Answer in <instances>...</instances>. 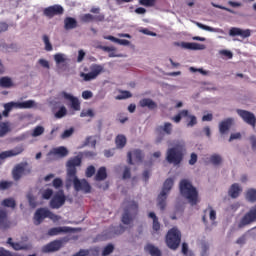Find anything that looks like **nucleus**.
Segmentation results:
<instances>
[{"label":"nucleus","mask_w":256,"mask_h":256,"mask_svg":"<svg viewBox=\"0 0 256 256\" xmlns=\"http://www.w3.org/2000/svg\"><path fill=\"white\" fill-rule=\"evenodd\" d=\"M81 157L75 156L67 161V176L73 179L75 191H83L84 193H91V184L86 179L79 180L77 177V167H81Z\"/></svg>","instance_id":"nucleus-1"},{"label":"nucleus","mask_w":256,"mask_h":256,"mask_svg":"<svg viewBox=\"0 0 256 256\" xmlns=\"http://www.w3.org/2000/svg\"><path fill=\"white\" fill-rule=\"evenodd\" d=\"M187 153V144L183 140H177L172 148L166 152V161L170 165H181Z\"/></svg>","instance_id":"nucleus-2"},{"label":"nucleus","mask_w":256,"mask_h":256,"mask_svg":"<svg viewBox=\"0 0 256 256\" xmlns=\"http://www.w3.org/2000/svg\"><path fill=\"white\" fill-rule=\"evenodd\" d=\"M180 193L187 201L190 203V205H197L199 203V192H197V188L193 187V184L189 182L188 180H182L180 181Z\"/></svg>","instance_id":"nucleus-3"},{"label":"nucleus","mask_w":256,"mask_h":256,"mask_svg":"<svg viewBox=\"0 0 256 256\" xmlns=\"http://www.w3.org/2000/svg\"><path fill=\"white\" fill-rule=\"evenodd\" d=\"M181 230L177 227L171 228L166 234V245L172 251H177L181 245Z\"/></svg>","instance_id":"nucleus-4"},{"label":"nucleus","mask_w":256,"mask_h":256,"mask_svg":"<svg viewBox=\"0 0 256 256\" xmlns=\"http://www.w3.org/2000/svg\"><path fill=\"white\" fill-rule=\"evenodd\" d=\"M173 185V178L166 179L163 184L162 191L158 195V207L161 211H165V207H167V195L173 189Z\"/></svg>","instance_id":"nucleus-5"},{"label":"nucleus","mask_w":256,"mask_h":256,"mask_svg":"<svg viewBox=\"0 0 256 256\" xmlns=\"http://www.w3.org/2000/svg\"><path fill=\"white\" fill-rule=\"evenodd\" d=\"M139 211V205L136 204L135 201H130L127 207L124 209V214L122 215V223L124 225H131L133 223V219L137 217V213Z\"/></svg>","instance_id":"nucleus-6"},{"label":"nucleus","mask_w":256,"mask_h":256,"mask_svg":"<svg viewBox=\"0 0 256 256\" xmlns=\"http://www.w3.org/2000/svg\"><path fill=\"white\" fill-rule=\"evenodd\" d=\"M65 243H69V237H63L46 244L42 247V251L43 253H55V251H59Z\"/></svg>","instance_id":"nucleus-7"},{"label":"nucleus","mask_w":256,"mask_h":256,"mask_svg":"<svg viewBox=\"0 0 256 256\" xmlns=\"http://www.w3.org/2000/svg\"><path fill=\"white\" fill-rule=\"evenodd\" d=\"M252 223H256V205L243 215L238 223V229H244V227H247V225H251Z\"/></svg>","instance_id":"nucleus-8"},{"label":"nucleus","mask_w":256,"mask_h":256,"mask_svg":"<svg viewBox=\"0 0 256 256\" xmlns=\"http://www.w3.org/2000/svg\"><path fill=\"white\" fill-rule=\"evenodd\" d=\"M32 107H35V101L33 100H27L24 102H8L4 104V109L9 112H11L14 108L15 109H32Z\"/></svg>","instance_id":"nucleus-9"},{"label":"nucleus","mask_w":256,"mask_h":256,"mask_svg":"<svg viewBox=\"0 0 256 256\" xmlns=\"http://www.w3.org/2000/svg\"><path fill=\"white\" fill-rule=\"evenodd\" d=\"M66 201L67 197L65 196V191L59 190L50 200V207L51 209H61V207L65 205Z\"/></svg>","instance_id":"nucleus-10"},{"label":"nucleus","mask_w":256,"mask_h":256,"mask_svg":"<svg viewBox=\"0 0 256 256\" xmlns=\"http://www.w3.org/2000/svg\"><path fill=\"white\" fill-rule=\"evenodd\" d=\"M236 113H237V115H239V117H241V119L244 121V123H247V125H250V127L255 129L256 117L253 112H249V111L243 110V109H237Z\"/></svg>","instance_id":"nucleus-11"},{"label":"nucleus","mask_w":256,"mask_h":256,"mask_svg":"<svg viewBox=\"0 0 256 256\" xmlns=\"http://www.w3.org/2000/svg\"><path fill=\"white\" fill-rule=\"evenodd\" d=\"M64 13H65V9L63 8V6H61L59 4H55V5L46 7L43 10V15L45 17H48V19H53V17L63 15Z\"/></svg>","instance_id":"nucleus-12"},{"label":"nucleus","mask_w":256,"mask_h":256,"mask_svg":"<svg viewBox=\"0 0 256 256\" xmlns=\"http://www.w3.org/2000/svg\"><path fill=\"white\" fill-rule=\"evenodd\" d=\"M60 97H63L66 101H70V107L73 111H81V102L79 101V98L65 91L60 92Z\"/></svg>","instance_id":"nucleus-13"},{"label":"nucleus","mask_w":256,"mask_h":256,"mask_svg":"<svg viewBox=\"0 0 256 256\" xmlns=\"http://www.w3.org/2000/svg\"><path fill=\"white\" fill-rule=\"evenodd\" d=\"M101 73H103V67L97 65L89 73L82 72L80 77H82L84 81H93V79H97Z\"/></svg>","instance_id":"nucleus-14"},{"label":"nucleus","mask_w":256,"mask_h":256,"mask_svg":"<svg viewBox=\"0 0 256 256\" xmlns=\"http://www.w3.org/2000/svg\"><path fill=\"white\" fill-rule=\"evenodd\" d=\"M127 157L129 165H135V163H141L143 161L144 155L143 151L136 149L132 153L128 152ZM133 159L135 163H133Z\"/></svg>","instance_id":"nucleus-15"},{"label":"nucleus","mask_w":256,"mask_h":256,"mask_svg":"<svg viewBox=\"0 0 256 256\" xmlns=\"http://www.w3.org/2000/svg\"><path fill=\"white\" fill-rule=\"evenodd\" d=\"M0 229L2 231H7V229H11V222L9 220L7 210H0Z\"/></svg>","instance_id":"nucleus-16"},{"label":"nucleus","mask_w":256,"mask_h":256,"mask_svg":"<svg viewBox=\"0 0 256 256\" xmlns=\"http://www.w3.org/2000/svg\"><path fill=\"white\" fill-rule=\"evenodd\" d=\"M47 209L40 208L37 209L34 214V225H41L43 220L47 219Z\"/></svg>","instance_id":"nucleus-17"},{"label":"nucleus","mask_w":256,"mask_h":256,"mask_svg":"<svg viewBox=\"0 0 256 256\" xmlns=\"http://www.w3.org/2000/svg\"><path fill=\"white\" fill-rule=\"evenodd\" d=\"M72 231L73 229L68 226L54 227L48 230V235L50 237H55L57 235H61V233H71Z\"/></svg>","instance_id":"nucleus-18"},{"label":"nucleus","mask_w":256,"mask_h":256,"mask_svg":"<svg viewBox=\"0 0 256 256\" xmlns=\"http://www.w3.org/2000/svg\"><path fill=\"white\" fill-rule=\"evenodd\" d=\"M24 151L23 147L19 146L12 150L4 151L0 153V159H7L9 157H17V155H21Z\"/></svg>","instance_id":"nucleus-19"},{"label":"nucleus","mask_w":256,"mask_h":256,"mask_svg":"<svg viewBox=\"0 0 256 256\" xmlns=\"http://www.w3.org/2000/svg\"><path fill=\"white\" fill-rule=\"evenodd\" d=\"M181 47H183V49H189L190 51H203V49H205V44L182 42Z\"/></svg>","instance_id":"nucleus-20"},{"label":"nucleus","mask_w":256,"mask_h":256,"mask_svg":"<svg viewBox=\"0 0 256 256\" xmlns=\"http://www.w3.org/2000/svg\"><path fill=\"white\" fill-rule=\"evenodd\" d=\"M54 155L55 157H67L69 155V150L65 148V146H60L57 148H53L49 153L48 157Z\"/></svg>","instance_id":"nucleus-21"},{"label":"nucleus","mask_w":256,"mask_h":256,"mask_svg":"<svg viewBox=\"0 0 256 256\" xmlns=\"http://www.w3.org/2000/svg\"><path fill=\"white\" fill-rule=\"evenodd\" d=\"M139 105L142 108L147 107L150 111L157 109V103L150 98H143L139 101Z\"/></svg>","instance_id":"nucleus-22"},{"label":"nucleus","mask_w":256,"mask_h":256,"mask_svg":"<svg viewBox=\"0 0 256 256\" xmlns=\"http://www.w3.org/2000/svg\"><path fill=\"white\" fill-rule=\"evenodd\" d=\"M241 191H243L241 186H239V184H237V183H234L231 185V187L228 191V195H230V197L232 199H237V197H239V195H241Z\"/></svg>","instance_id":"nucleus-23"},{"label":"nucleus","mask_w":256,"mask_h":256,"mask_svg":"<svg viewBox=\"0 0 256 256\" xmlns=\"http://www.w3.org/2000/svg\"><path fill=\"white\" fill-rule=\"evenodd\" d=\"M231 125H233V118H227L220 122L219 124V131L222 135L229 129H231Z\"/></svg>","instance_id":"nucleus-24"},{"label":"nucleus","mask_w":256,"mask_h":256,"mask_svg":"<svg viewBox=\"0 0 256 256\" xmlns=\"http://www.w3.org/2000/svg\"><path fill=\"white\" fill-rule=\"evenodd\" d=\"M77 25V19L73 17H66L64 19V29H66V31H70L71 29H77Z\"/></svg>","instance_id":"nucleus-25"},{"label":"nucleus","mask_w":256,"mask_h":256,"mask_svg":"<svg viewBox=\"0 0 256 256\" xmlns=\"http://www.w3.org/2000/svg\"><path fill=\"white\" fill-rule=\"evenodd\" d=\"M23 173H25V167L21 164L17 165L12 171L14 181H19L23 177Z\"/></svg>","instance_id":"nucleus-26"},{"label":"nucleus","mask_w":256,"mask_h":256,"mask_svg":"<svg viewBox=\"0 0 256 256\" xmlns=\"http://www.w3.org/2000/svg\"><path fill=\"white\" fill-rule=\"evenodd\" d=\"M148 217L153 220V223H152L153 231H155L156 233H157V231H160L161 230V223H159V218L157 217L155 212H150L148 214Z\"/></svg>","instance_id":"nucleus-27"},{"label":"nucleus","mask_w":256,"mask_h":256,"mask_svg":"<svg viewBox=\"0 0 256 256\" xmlns=\"http://www.w3.org/2000/svg\"><path fill=\"white\" fill-rule=\"evenodd\" d=\"M104 39H108V41H112V43H117L118 45H123L124 47L131 44L129 40L115 38V36H105Z\"/></svg>","instance_id":"nucleus-28"},{"label":"nucleus","mask_w":256,"mask_h":256,"mask_svg":"<svg viewBox=\"0 0 256 256\" xmlns=\"http://www.w3.org/2000/svg\"><path fill=\"white\" fill-rule=\"evenodd\" d=\"M245 199L249 203H256V189L255 188H249L246 191Z\"/></svg>","instance_id":"nucleus-29"},{"label":"nucleus","mask_w":256,"mask_h":256,"mask_svg":"<svg viewBox=\"0 0 256 256\" xmlns=\"http://www.w3.org/2000/svg\"><path fill=\"white\" fill-rule=\"evenodd\" d=\"M115 144L117 149H123L127 145V137L125 135L119 134L116 136Z\"/></svg>","instance_id":"nucleus-30"},{"label":"nucleus","mask_w":256,"mask_h":256,"mask_svg":"<svg viewBox=\"0 0 256 256\" xmlns=\"http://www.w3.org/2000/svg\"><path fill=\"white\" fill-rule=\"evenodd\" d=\"M107 179V168L100 167L95 175V181H105Z\"/></svg>","instance_id":"nucleus-31"},{"label":"nucleus","mask_w":256,"mask_h":256,"mask_svg":"<svg viewBox=\"0 0 256 256\" xmlns=\"http://www.w3.org/2000/svg\"><path fill=\"white\" fill-rule=\"evenodd\" d=\"M7 243L14 249V251H23L27 249V246L21 245L19 242H13V238H8Z\"/></svg>","instance_id":"nucleus-32"},{"label":"nucleus","mask_w":256,"mask_h":256,"mask_svg":"<svg viewBox=\"0 0 256 256\" xmlns=\"http://www.w3.org/2000/svg\"><path fill=\"white\" fill-rule=\"evenodd\" d=\"M0 87H3L4 89H10V87H13V80L7 76L0 78Z\"/></svg>","instance_id":"nucleus-33"},{"label":"nucleus","mask_w":256,"mask_h":256,"mask_svg":"<svg viewBox=\"0 0 256 256\" xmlns=\"http://www.w3.org/2000/svg\"><path fill=\"white\" fill-rule=\"evenodd\" d=\"M146 249L151 256H162L161 250L152 244H148Z\"/></svg>","instance_id":"nucleus-34"},{"label":"nucleus","mask_w":256,"mask_h":256,"mask_svg":"<svg viewBox=\"0 0 256 256\" xmlns=\"http://www.w3.org/2000/svg\"><path fill=\"white\" fill-rule=\"evenodd\" d=\"M182 117H189V110H182L176 116L172 117L174 123H181Z\"/></svg>","instance_id":"nucleus-35"},{"label":"nucleus","mask_w":256,"mask_h":256,"mask_svg":"<svg viewBox=\"0 0 256 256\" xmlns=\"http://www.w3.org/2000/svg\"><path fill=\"white\" fill-rule=\"evenodd\" d=\"M3 207H10L11 209H15L17 207V203L15 202V199L13 198H6L2 201Z\"/></svg>","instance_id":"nucleus-36"},{"label":"nucleus","mask_w":256,"mask_h":256,"mask_svg":"<svg viewBox=\"0 0 256 256\" xmlns=\"http://www.w3.org/2000/svg\"><path fill=\"white\" fill-rule=\"evenodd\" d=\"M210 163L215 166L221 165V163H223V158L219 154H213L210 156Z\"/></svg>","instance_id":"nucleus-37"},{"label":"nucleus","mask_w":256,"mask_h":256,"mask_svg":"<svg viewBox=\"0 0 256 256\" xmlns=\"http://www.w3.org/2000/svg\"><path fill=\"white\" fill-rule=\"evenodd\" d=\"M131 97H133V94L127 90H122L120 91V95L116 96V99L118 101H123V99H131Z\"/></svg>","instance_id":"nucleus-38"},{"label":"nucleus","mask_w":256,"mask_h":256,"mask_svg":"<svg viewBox=\"0 0 256 256\" xmlns=\"http://www.w3.org/2000/svg\"><path fill=\"white\" fill-rule=\"evenodd\" d=\"M160 129H162L166 135H171V133H173V124H171V122H165Z\"/></svg>","instance_id":"nucleus-39"},{"label":"nucleus","mask_w":256,"mask_h":256,"mask_svg":"<svg viewBox=\"0 0 256 256\" xmlns=\"http://www.w3.org/2000/svg\"><path fill=\"white\" fill-rule=\"evenodd\" d=\"M229 35L234 38V41H239V38L237 37H240V39H247V37H251V33H230Z\"/></svg>","instance_id":"nucleus-40"},{"label":"nucleus","mask_w":256,"mask_h":256,"mask_svg":"<svg viewBox=\"0 0 256 256\" xmlns=\"http://www.w3.org/2000/svg\"><path fill=\"white\" fill-rule=\"evenodd\" d=\"M218 54L222 59H233V52L230 50H219Z\"/></svg>","instance_id":"nucleus-41"},{"label":"nucleus","mask_w":256,"mask_h":256,"mask_svg":"<svg viewBox=\"0 0 256 256\" xmlns=\"http://www.w3.org/2000/svg\"><path fill=\"white\" fill-rule=\"evenodd\" d=\"M45 133V128L43 126H36L32 132V137H39Z\"/></svg>","instance_id":"nucleus-42"},{"label":"nucleus","mask_w":256,"mask_h":256,"mask_svg":"<svg viewBox=\"0 0 256 256\" xmlns=\"http://www.w3.org/2000/svg\"><path fill=\"white\" fill-rule=\"evenodd\" d=\"M157 0H139V5L143 7H155Z\"/></svg>","instance_id":"nucleus-43"},{"label":"nucleus","mask_w":256,"mask_h":256,"mask_svg":"<svg viewBox=\"0 0 256 256\" xmlns=\"http://www.w3.org/2000/svg\"><path fill=\"white\" fill-rule=\"evenodd\" d=\"M67 115V108L65 106H61L60 109L55 113L56 119H63Z\"/></svg>","instance_id":"nucleus-44"},{"label":"nucleus","mask_w":256,"mask_h":256,"mask_svg":"<svg viewBox=\"0 0 256 256\" xmlns=\"http://www.w3.org/2000/svg\"><path fill=\"white\" fill-rule=\"evenodd\" d=\"M113 251H115V246H113V244H108L106 247H104L102 251V256L111 255Z\"/></svg>","instance_id":"nucleus-45"},{"label":"nucleus","mask_w":256,"mask_h":256,"mask_svg":"<svg viewBox=\"0 0 256 256\" xmlns=\"http://www.w3.org/2000/svg\"><path fill=\"white\" fill-rule=\"evenodd\" d=\"M11 187H13V182L5 180L0 181V191H5Z\"/></svg>","instance_id":"nucleus-46"},{"label":"nucleus","mask_w":256,"mask_h":256,"mask_svg":"<svg viewBox=\"0 0 256 256\" xmlns=\"http://www.w3.org/2000/svg\"><path fill=\"white\" fill-rule=\"evenodd\" d=\"M43 41L45 45V50L46 51H53V45H51V42L49 41V36L44 35L43 36Z\"/></svg>","instance_id":"nucleus-47"},{"label":"nucleus","mask_w":256,"mask_h":256,"mask_svg":"<svg viewBox=\"0 0 256 256\" xmlns=\"http://www.w3.org/2000/svg\"><path fill=\"white\" fill-rule=\"evenodd\" d=\"M8 131L9 126L7 125V123L0 124V137H5Z\"/></svg>","instance_id":"nucleus-48"},{"label":"nucleus","mask_w":256,"mask_h":256,"mask_svg":"<svg viewBox=\"0 0 256 256\" xmlns=\"http://www.w3.org/2000/svg\"><path fill=\"white\" fill-rule=\"evenodd\" d=\"M73 133H75V129L69 128L62 133L61 139H69V137H71V135H73Z\"/></svg>","instance_id":"nucleus-49"},{"label":"nucleus","mask_w":256,"mask_h":256,"mask_svg":"<svg viewBox=\"0 0 256 256\" xmlns=\"http://www.w3.org/2000/svg\"><path fill=\"white\" fill-rule=\"evenodd\" d=\"M182 253L184 256H193V252L189 251V245L187 243H182Z\"/></svg>","instance_id":"nucleus-50"},{"label":"nucleus","mask_w":256,"mask_h":256,"mask_svg":"<svg viewBox=\"0 0 256 256\" xmlns=\"http://www.w3.org/2000/svg\"><path fill=\"white\" fill-rule=\"evenodd\" d=\"M54 61L57 63V65L65 63V55H63L62 53L55 54Z\"/></svg>","instance_id":"nucleus-51"},{"label":"nucleus","mask_w":256,"mask_h":256,"mask_svg":"<svg viewBox=\"0 0 256 256\" xmlns=\"http://www.w3.org/2000/svg\"><path fill=\"white\" fill-rule=\"evenodd\" d=\"M52 185L54 189H61V187H63V180H61V178H55Z\"/></svg>","instance_id":"nucleus-52"},{"label":"nucleus","mask_w":256,"mask_h":256,"mask_svg":"<svg viewBox=\"0 0 256 256\" xmlns=\"http://www.w3.org/2000/svg\"><path fill=\"white\" fill-rule=\"evenodd\" d=\"M42 197L47 200L51 199V197H53V189L48 188L44 190L42 193Z\"/></svg>","instance_id":"nucleus-53"},{"label":"nucleus","mask_w":256,"mask_h":256,"mask_svg":"<svg viewBox=\"0 0 256 256\" xmlns=\"http://www.w3.org/2000/svg\"><path fill=\"white\" fill-rule=\"evenodd\" d=\"M81 21H83V23H92L93 21V14H84L81 17Z\"/></svg>","instance_id":"nucleus-54"},{"label":"nucleus","mask_w":256,"mask_h":256,"mask_svg":"<svg viewBox=\"0 0 256 256\" xmlns=\"http://www.w3.org/2000/svg\"><path fill=\"white\" fill-rule=\"evenodd\" d=\"M80 117H95V112H93L91 109L83 110L80 113Z\"/></svg>","instance_id":"nucleus-55"},{"label":"nucleus","mask_w":256,"mask_h":256,"mask_svg":"<svg viewBox=\"0 0 256 256\" xmlns=\"http://www.w3.org/2000/svg\"><path fill=\"white\" fill-rule=\"evenodd\" d=\"M47 218L51 219V221H54V223L59 221V219H60V217L58 215L54 214L50 210H47Z\"/></svg>","instance_id":"nucleus-56"},{"label":"nucleus","mask_w":256,"mask_h":256,"mask_svg":"<svg viewBox=\"0 0 256 256\" xmlns=\"http://www.w3.org/2000/svg\"><path fill=\"white\" fill-rule=\"evenodd\" d=\"M93 21H95L96 23H101L102 21H105V14H96L93 15Z\"/></svg>","instance_id":"nucleus-57"},{"label":"nucleus","mask_w":256,"mask_h":256,"mask_svg":"<svg viewBox=\"0 0 256 256\" xmlns=\"http://www.w3.org/2000/svg\"><path fill=\"white\" fill-rule=\"evenodd\" d=\"M27 197L30 207H33V209H35V207H37V201H35V197L31 194H29Z\"/></svg>","instance_id":"nucleus-58"},{"label":"nucleus","mask_w":256,"mask_h":256,"mask_svg":"<svg viewBox=\"0 0 256 256\" xmlns=\"http://www.w3.org/2000/svg\"><path fill=\"white\" fill-rule=\"evenodd\" d=\"M208 209L210 210V213H209L210 221H215V219H217V212L211 206H209Z\"/></svg>","instance_id":"nucleus-59"},{"label":"nucleus","mask_w":256,"mask_h":256,"mask_svg":"<svg viewBox=\"0 0 256 256\" xmlns=\"http://www.w3.org/2000/svg\"><path fill=\"white\" fill-rule=\"evenodd\" d=\"M189 119L190 121L187 123V127H195V125H197V117L191 115Z\"/></svg>","instance_id":"nucleus-60"},{"label":"nucleus","mask_w":256,"mask_h":256,"mask_svg":"<svg viewBox=\"0 0 256 256\" xmlns=\"http://www.w3.org/2000/svg\"><path fill=\"white\" fill-rule=\"evenodd\" d=\"M229 33H251V30L247 29V30H242L240 28H231L229 30Z\"/></svg>","instance_id":"nucleus-61"},{"label":"nucleus","mask_w":256,"mask_h":256,"mask_svg":"<svg viewBox=\"0 0 256 256\" xmlns=\"http://www.w3.org/2000/svg\"><path fill=\"white\" fill-rule=\"evenodd\" d=\"M123 179H131V168L125 167L123 172Z\"/></svg>","instance_id":"nucleus-62"},{"label":"nucleus","mask_w":256,"mask_h":256,"mask_svg":"<svg viewBox=\"0 0 256 256\" xmlns=\"http://www.w3.org/2000/svg\"><path fill=\"white\" fill-rule=\"evenodd\" d=\"M95 175V166H89L86 169V177H93Z\"/></svg>","instance_id":"nucleus-63"},{"label":"nucleus","mask_w":256,"mask_h":256,"mask_svg":"<svg viewBox=\"0 0 256 256\" xmlns=\"http://www.w3.org/2000/svg\"><path fill=\"white\" fill-rule=\"evenodd\" d=\"M0 256H14L11 251L5 250V248H0Z\"/></svg>","instance_id":"nucleus-64"}]
</instances>
